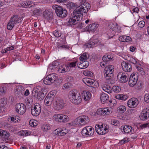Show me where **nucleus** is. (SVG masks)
<instances>
[{"label": "nucleus", "instance_id": "obj_60", "mask_svg": "<svg viewBox=\"0 0 149 149\" xmlns=\"http://www.w3.org/2000/svg\"><path fill=\"white\" fill-rule=\"evenodd\" d=\"M90 88H89V90L93 93H95L96 91V87L97 86H95L93 85V86H91Z\"/></svg>", "mask_w": 149, "mask_h": 149}, {"label": "nucleus", "instance_id": "obj_59", "mask_svg": "<svg viewBox=\"0 0 149 149\" xmlns=\"http://www.w3.org/2000/svg\"><path fill=\"white\" fill-rule=\"evenodd\" d=\"M145 25V23L143 21H140L138 24V26L140 28L143 27Z\"/></svg>", "mask_w": 149, "mask_h": 149}, {"label": "nucleus", "instance_id": "obj_20", "mask_svg": "<svg viewBox=\"0 0 149 149\" xmlns=\"http://www.w3.org/2000/svg\"><path fill=\"white\" fill-rule=\"evenodd\" d=\"M43 16L47 20H52L53 19V13L50 10L45 11L43 12Z\"/></svg>", "mask_w": 149, "mask_h": 149}, {"label": "nucleus", "instance_id": "obj_40", "mask_svg": "<svg viewBox=\"0 0 149 149\" xmlns=\"http://www.w3.org/2000/svg\"><path fill=\"white\" fill-rule=\"evenodd\" d=\"M95 129L96 132L99 134L102 135V132L101 131V125L100 126L99 125H96L95 127Z\"/></svg>", "mask_w": 149, "mask_h": 149}, {"label": "nucleus", "instance_id": "obj_47", "mask_svg": "<svg viewBox=\"0 0 149 149\" xmlns=\"http://www.w3.org/2000/svg\"><path fill=\"white\" fill-rule=\"evenodd\" d=\"M83 74L86 76L92 77L93 76V73L91 71L88 70L83 72Z\"/></svg>", "mask_w": 149, "mask_h": 149}, {"label": "nucleus", "instance_id": "obj_11", "mask_svg": "<svg viewBox=\"0 0 149 149\" xmlns=\"http://www.w3.org/2000/svg\"><path fill=\"white\" fill-rule=\"evenodd\" d=\"M139 103V100L136 98L132 97L127 102L128 107L130 108H134L136 107Z\"/></svg>", "mask_w": 149, "mask_h": 149}, {"label": "nucleus", "instance_id": "obj_5", "mask_svg": "<svg viewBox=\"0 0 149 149\" xmlns=\"http://www.w3.org/2000/svg\"><path fill=\"white\" fill-rule=\"evenodd\" d=\"M52 7L55 10L57 16L59 17L64 18L67 15L68 13L66 10L65 8H63L61 6L54 5Z\"/></svg>", "mask_w": 149, "mask_h": 149}, {"label": "nucleus", "instance_id": "obj_22", "mask_svg": "<svg viewBox=\"0 0 149 149\" xmlns=\"http://www.w3.org/2000/svg\"><path fill=\"white\" fill-rule=\"evenodd\" d=\"M98 26V24L93 23L87 26L85 28V30L87 31L94 32L97 29Z\"/></svg>", "mask_w": 149, "mask_h": 149}, {"label": "nucleus", "instance_id": "obj_4", "mask_svg": "<svg viewBox=\"0 0 149 149\" xmlns=\"http://www.w3.org/2000/svg\"><path fill=\"white\" fill-rule=\"evenodd\" d=\"M89 120V118L87 116L83 115L78 117L70 124L74 126L84 125L87 124Z\"/></svg>", "mask_w": 149, "mask_h": 149}, {"label": "nucleus", "instance_id": "obj_46", "mask_svg": "<svg viewBox=\"0 0 149 149\" xmlns=\"http://www.w3.org/2000/svg\"><path fill=\"white\" fill-rule=\"evenodd\" d=\"M15 25L10 20L7 25V28L8 30H11L14 26Z\"/></svg>", "mask_w": 149, "mask_h": 149}, {"label": "nucleus", "instance_id": "obj_43", "mask_svg": "<svg viewBox=\"0 0 149 149\" xmlns=\"http://www.w3.org/2000/svg\"><path fill=\"white\" fill-rule=\"evenodd\" d=\"M112 58L113 57L110 55H108L107 56H104L102 58V60L104 61H110Z\"/></svg>", "mask_w": 149, "mask_h": 149}, {"label": "nucleus", "instance_id": "obj_62", "mask_svg": "<svg viewBox=\"0 0 149 149\" xmlns=\"http://www.w3.org/2000/svg\"><path fill=\"white\" fill-rule=\"evenodd\" d=\"M135 85V88L136 89H139L141 88L142 86L140 83L139 82L137 83H136Z\"/></svg>", "mask_w": 149, "mask_h": 149}, {"label": "nucleus", "instance_id": "obj_32", "mask_svg": "<svg viewBox=\"0 0 149 149\" xmlns=\"http://www.w3.org/2000/svg\"><path fill=\"white\" fill-rule=\"evenodd\" d=\"M103 90L108 93H110L112 92V87L108 85H106L103 87Z\"/></svg>", "mask_w": 149, "mask_h": 149}, {"label": "nucleus", "instance_id": "obj_26", "mask_svg": "<svg viewBox=\"0 0 149 149\" xmlns=\"http://www.w3.org/2000/svg\"><path fill=\"white\" fill-rule=\"evenodd\" d=\"M83 98L85 100H87L91 97L90 93L87 91H84L82 93Z\"/></svg>", "mask_w": 149, "mask_h": 149}, {"label": "nucleus", "instance_id": "obj_45", "mask_svg": "<svg viewBox=\"0 0 149 149\" xmlns=\"http://www.w3.org/2000/svg\"><path fill=\"white\" fill-rule=\"evenodd\" d=\"M105 78L107 80H109L111 79L113 76V74H109L104 73Z\"/></svg>", "mask_w": 149, "mask_h": 149}, {"label": "nucleus", "instance_id": "obj_17", "mask_svg": "<svg viewBox=\"0 0 149 149\" xmlns=\"http://www.w3.org/2000/svg\"><path fill=\"white\" fill-rule=\"evenodd\" d=\"M149 117V110L148 109H144L141 112L139 118L142 120H146Z\"/></svg>", "mask_w": 149, "mask_h": 149}, {"label": "nucleus", "instance_id": "obj_27", "mask_svg": "<svg viewBox=\"0 0 149 149\" xmlns=\"http://www.w3.org/2000/svg\"><path fill=\"white\" fill-rule=\"evenodd\" d=\"M2 131L1 132V138L2 140L3 139V138H4V139L3 141L5 140V141H6V140H8V138L10 136V134L9 133L7 132L6 131H4L3 130H2Z\"/></svg>", "mask_w": 149, "mask_h": 149}, {"label": "nucleus", "instance_id": "obj_49", "mask_svg": "<svg viewBox=\"0 0 149 149\" xmlns=\"http://www.w3.org/2000/svg\"><path fill=\"white\" fill-rule=\"evenodd\" d=\"M112 91L116 93L119 92L121 90L120 88L118 86H113L112 87Z\"/></svg>", "mask_w": 149, "mask_h": 149}, {"label": "nucleus", "instance_id": "obj_7", "mask_svg": "<svg viewBox=\"0 0 149 149\" xmlns=\"http://www.w3.org/2000/svg\"><path fill=\"white\" fill-rule=\"evenodd\" d=\"M94 132V129L90 126H87L84 127L81 131L82 135L87 137L92 136Z\"/></svg>", "mask_w": 149, "mask_h": 149}, {"label": "nucleus", "instance_id": "obj_30", "mask_svg": "<svg viewBox=\"0 0 149 149\" xmlns=\"http://www.w3.org/2000/svg\"><path fill=\"white\" fill-rule=\"evenodd\" d=\"M98 42L97 39L95 40L94 42L89 41L87 43L85 44V46L87 48H90L94 47L95 43H97Z\"/></svg>", "mask_w": 149, "mask_h": 149}, {"label": "nucleus", "instance_id": "obj_48", "mask_svg": "<svg viewBox=\"0 0 149 149\" xmlns=\"http://www.w3.org/2000/svg\"><path fill=\"white\" fill-rule=\"evenodd\" d=\"M118 110L119 112L124 113L126 110L125 107L124 106H120L118 108Z\"/></svg>", "mask_w": 149, "mask_h": 149}, {"label": "nucleus", "instance_id": "obj_19", "mask_svg": "<svg viewBox=\"0 0 149 149\" xmlns=\"http://www.w3.org/2000/svg\"><path fill=\"white\" fill-rule=\"evenodd\" d=\"M39 88H40V90H39L37 98L41 100L44 98L46 95L47 92L46 90L42 88L41 87H39Z\"/></svg>", "mask_w": 149, "mask_h": 149}, {"label": "nucleus", "instance_id": "obj_42", "mask_svg": "<svg viewBox=\"0 0 149 149\" xmlns=\"http://www.w3.org/2000/svg\"><path fill=\"white\" fill-rule=\"evenodd\" d=\"M7 91L6 87L4 86H2L0 87V95L4 94Z\"/></svg>", "mask_w": 149, "mask_h": 149}, {"label": "nucleus", "instance_id": "obj_13", "mask_svg": "<svg viewBox=\"0 0 149 149\" xmlns=\"http://www.w3.org/2000/svg\"><path fill=\"white\" fill-rule=\"evenodd\" d=\"M83 82L89 86H91V85L94 84L95 86H98L99 84L98 82L94 79L88 78H85L83 79Z\"/></svg>", "mask_w": 149, "mask_h": 149}, {"label": "nucleus", "instance_id": "obj_10", "mask_svg": "<svg viewBox=\"0 0 149 149\" xmlns=\"http://www.w3.org/2000/svg\"><path fill=\"white\" fill-rule=\"evenodd\" d=\"M15 108L16 111L19 114H23L26 112V107L23 103H19L17 104Z\"/></svg>", "mask_w": 149, "mask_h": 149}, {"label": "nucleus", "instance_id": "obj_53", "mask_svg": "<svg viewBox=\"0 0 149 149\" xmlns=\"http://www.w3.org/2000/svg\"><path fill=\"white\" fill-rule=\"evenodd\" d=\"M111 123L115 126H118L119 125V123L117 120H112L111 121Z\"/></svg>", "mask_w": 149, "mask_h": 149}, {"label": "nucleus", "instance_id": "obj_31", "mask_svg": "<svg viewBox=\"0 0 149 149\" xmlns=\"http://www.w3.org/2000/svg\"><path fill=\"white\" fill-rule=\"evenodd\" d=\"M109 98V97L107 94L104 93L101 94L100 100L103 104L105 103Z\"/></svg>", "mask_w": 149, "mask_h": 149}, {"label": "nucleus", "instance_id": "obj_29", "mask_svg": "<svg viewBox=\"0 0 149 149\" xmlns=\"http://www.w3.org/2000/svg\"><path fill=\"white\" fill-rule=\"evenodd\" d=\"M53 100V98L51 97V96H48L47 95L45 100V103L47 106H50L52 104Z\"/></svg>", "mask_w": 149, "mask_h": 149}, {"label": "nucleus", "instance_id": "obj_24", "mask_svg": "<svg viewBox=\"0 0 149 149\" xmlns=\"http://www.w3.org/2000/svg\"><path fill=\"white\" fill-rule=\"evenodd\" d=\"M114 66L110 65L105 67L104 70V73L113 74L114 71Z\"/></svg>", "mask_w": 149, "mask_h": 149}, {"label": "nucleus", "instance_id": "obj_41", "mask_svg": "<svg viewBox=\"0 0 149 149\" xmlns=\"http://www.w3.org/2000/svg\"><path fill=\"white\" fill-rule=\"evenodd\" d=\"M42 130L44 132L47 131L48 130H49L51 127L49 124H44L41 127Z\"/></svg>", "mask_w": 149, "mask_h": 149}, {"label": "nucleus", "instance_id": "obj_21", "mask_svg": "<svg viewBox=\"0 0 149 149\" xmlns=\"http://www.w3.org/2000/svg\"><path fill=\"white\" fill-rule=\"evenodd\" d=\"M121 129H123L125 133H129L130 132H133L134 130L131 126L129 125H126L121 126Z\"/></svg>", "mask_w": 149, "mask_h": 149}, {"label": "nucleus", "instance_id": "obj_64", "mask_svg": "<svg viewBox=\"0 0 149 149\" xmlns=\"http://www.w3.org/2000/svg\"><path fill=\"white\" fill-rule=\"evenodd\" d=\"M8 121L11 123H16L17 120L16 119L13 117H11L10 118H8Z\"/></svg>", "mask_w": 149, "mask_h": 149}, {"label": "nucleus", "instance_id": "obj_55", "mask_svg": "<svg viewBox=\"0 0 149 149\" xmlns=\"http://www.w3.org/2000/svg\"><path fill=\"white\" fill-rule=\"evenodd\" d=\"M54 36L56 37H59L61 36V33L60 31H55L54 32Z\"/></svg>", "mask_w": 149, "mask_h": 149}, {"label": "nucleus", "instance_id": "obj_15", "mask_svg": "<svg viewBox=\"0 0 149 149\" xmlns=\"http://www.w3.org/2000/svg\"><path fill=\"white\" fill-rule=\"evenodd\" d=\"M138 77L136 74H132L130 77L129 80V84L131 87H133L137 83Z\"/></svg>", "mask_w": 149, "mask_h": 149}, {"label": "nucleus", "instance_id": "obj_63", "mask_svg": "<svg viewBox=\"0 0 149 149\" xmlns=\"http://www.w3.org/2000/svg\"><path fill=\"white\" fill-rule=\"evenodd\" d=\"M40 12V10L38 9H36L33 11V14L35 15H38Z\"/></svg>", "mask_w": 149, "mask_h": 149}, {"label": "nucleus", "instance_id": "obj_23", "mask_svg": "<svg viewBox=\"0 0 149 149\" xmlns=\"http://www.w3.org/2000/svg\"><path fill=\"white\" fill-rule=\"evenodd\" d=\"M21 17H18L17 15H14L11 17L10 20L15 25L16 24L19 23L21 21Z\"/></svg>", "mask_w": 149, "mask_h": 149}, {"label": "nucleus", "instance_id": "obj_8", "mask_svg": "<svg viewBox=\"0 0 149 149\" xmlns=\"http://www.w3.org/2000/svg\"><path fill=\"white\" fill-rule=\"evenodd\" d=\"M129 77V75L127 73L122 72H119L117 76L118 81L122 83L127 82Z\"/></svg>", "mask_w": 149, "mask_h": 149}, {"label": "nucleus", "instance_id": "obj_57", "mask_svg": "<svg viewBox=\"0 0 149 149\" xmlns=\"http://www.w3.org/2000/svg\"><path fill=\"white\" fill-rule=\"evenodd\" d=\"M56 95L55 91H51L48 95V96H51V97L54 98L55 95Z\"/></svg>", "mask_w": 149, "mask_h": 149}, {"label": "nucleus", "instance_id": "obj_6", "mask_svg": "<svg viewBox=\"0 0 149 149\" xmlns=\"http://www.w3.org/2000/svg\"><path fill=\"white\" fill-rule=\"evenodd\" d=\"M57 77L54 73L52 74L47 75L43 80L44 83L46 85H50L56 82Z\"/></svg>", "mask_w": 149, "mask_h": 149}, {"label": "nucleus", "instance_id": "obj_58", "mask_svg": "<svg viewBox=\"0 0 149 149\" xmlns=\"http://www.w3.org/2000/svg\"><path fill=\"white\" fill-rule=\"evenodd\" d=\"M19 133L21 134V135L22 136H27L29 134V133L28 132L26 131L22 130L21 131L19 132Z\"/></svg>", "mask_w": 149, "mask_h": 149}, {"label": "nucleus", "instance_id": "obj_35", "mask_svg": "<svg viewBox=\"0 0 149 149\" xmlns=\"http://www.w3.org/2000/svg\"><path fill=\"white\" fill-rule=\"evenodd\" d=\"M58 134L59 136H62L65 135L67 133V130L66 129H63L58 131H57Z\"/></svg>", "mask_w": 149, "mask_h": 149}, {"label": "nucleus", "instance_id": "obj_54", "mask_svg": "<svg viewBox=\"0 0 149 149\" xmlns=\"http://www.w3.org/2000/svg\"><path fill=\"white\" fill-rule=\"evenodd\" d=\"M34 6V3L33 2L31 1H27L26 3V8H30L33 7Z\"/></svg>", "mask_w": 149, "mask_h": 149}, {"label": "nucleus", "instance_id": "obj_52", "mask_svg": "<svg viewBox=\"0 0 149 149\" xmlns=\"http://www.w3.org/2000/svg\"><path fill=\"white\" fill-rule=\"evenodd\" d=\"M29 124L31 126L33 127L36 126L37 125L36 123V121L33 120H30L29 121Z\"/></svg>", "mask_w": 149, "mask_h": 149}, {"label": "nucleus", "instance_id": "obj_28", "mask_svg": "<svg viewBox=\"0 0 149 149\" xmlns=\"http://www.w3.org/2000/svg\"><path fill=\"white\" fill-rule=\"evenodd\" d=\"M81 63L79 65L78 67L79 68L83 69L87 68L89 65V62L86 61H83L81 62Z\"/></svg>", "mask_w": 149, "mask_h": 149}, {"label": "nucleus", "instance_id": "obj_1", "mask_svg": "<svg viewBox=\"0 0 149 149\" xmlns=\"http://www.w3.org/2000/svg\"><path fill=\"white\" fill-rule=\"evenodd\" d=\"M77 4L80 5L74 10L78 13H81L83 15V13H86L89 10L91 6L89 3L86 2V0H77Z\"/></svg>", "mask_w": 149, "mask_h": 149}, {"label": "nucleus", "instance_id": "obj_25", "mask_svg": "<svg viewBox=\"0 0 149 149\" xmlns=\"http://www.w3.org/2000/svg\"><path fill=\"white\" fill-rule=\"evenodd\" d=\"M119 40L123 42H130L132 41V39L130 37L126 36H122L119 38Z\"/></svg>", "mask_w": 149, "mask_h": 149}, {"label": "nucleus", "instance_id": "obj_34", "mask_svg": "<svg viewBox=\"0 0 149 149\" xmlns=\"http://www.w3.org/2000/svg\"><path fill=\"white\" fill-rule=\"evenodd\" d=\"M39 87H37L35 89H34L33 90L32 95H33L35 97L37 98L38 97V93L39 90H40V88H39Z\"/></svg>", "mask_w": 149, "mask_h": 149}, {"label": "nucleus", "instance_id": "obj_36", "mask_svg": "<svg viewBox=\"0 0 149 149\" xmlns=\"http://www.w3.org/2000/svg\"><path fill=\"white\" fill-rule=\"evenodd\" d=\"M7 102V99L6 98H3L0 100V107H4Z\"/></svg>", "mask_w": 149, "mask_h": 149}, {"label": "nucleus", "instance_id": "obj_38", "mask_svg": "<svg viewBox=\"0 0 149 149\" xmlns=\"http://www.w3.org/2000/svg\"><path fill=\"white\" fill-rule=\"evenodd\" d=\"M33 99L31 97H28L26 98L25 100V102L27 106H31L32 104Z\"/></svg>", "mask_w": 149, "mask_h": 149}, {"label": "nucleus", "instance_id": "obj_2", "mask_svg": "<svg viewBox=\"0 0 149 149\" xmlns=\"http://www.w3.org/2000/svg\"><path fill=\"white\" fill-rule=\"evenodd\" d=\"M68 97L71 102L75 104H78L81 102V97L76 90L70 91Z\"/></svg>", "mask_w": 149, "mask_h": 149}, {"label": "nucleus", "instance_id": "obj_39", "mask_svg": "<svg viewBox=\"0 0 149 149\" xmlns=\"http://www.w3.org/2000/svg\"><path fill=\"white\" fill-rule=\"evenodd\" d=\"M58 62L56 61L53 62L52 64H50L49 65V69L51 70L57 68L58 66Z\"/></svg>", "mask_w": 149, "mask_h": 149}, {"label": "nucleus", "instance_id": "obj_9", "mask_svg": "<svg viewBox=\"0 0 149 149\" xmlns=\"http://www.w3.org/2000/svg\"><path fill=\"white\" fill-rule=\"evenodd\" d=\"M53 117L56 120L60 122H67L69 119L68 116L63 114H55Z\"/></svg>", "mask_w": 149, "mask_h": 149}, {"label": "nucleus", "instance_id": "obj_3", "mask_svg": "<svg viewBox=\"0 0 149 149\" xmlns=\"http://www.w3.org/2000/svg\"><path fill=\"white\" fill-rule=\"evenodd\" d=\"M78 13L76 10H74L72 13L67 22L68 25H75L77 24V22L80 20V19H82L83 15H82L81 13Z\"/></svg>", "mask_w": 149, "mask_h": 149}, {"label": "nucleus", "instance_id": "obj_50", "mask_svg": "<svg viewBox=\"0 0 149 149\" xmlns=\"http://www.w3.org/2000/svg\"><path fill=\"white\" fill-rule=\"evenodd\" d=\"M76 63L77 62H73L70 63L67 65V66H65V67H66V69L67 68L69 69V68H71L75 67L76 65Z\"/></svg>", "mask_w": 149, "mask_h": 149}, {"label": "nucleus", "instance_id": "obj_44", "mask_svg": "<svg viewBox=\"0 0 149 149\" xmlns=\"http://www.w3.org/2000/svg\"><path fill=\"white\" fill-rule=\"evenodd\" d=\"M102 134V135L108 132V130L107 127H104L103 124L101 125Z\"/></svg>", "mask_w": 149, "mask_h": 149}, {"label": "nucleus", "instance_id": "obj_56", "mask_svg": "<svg viewBox=\"0 0 149 149\" xmlns=\"http://www.w3.org/2000/svg\"><path fill=\"white\" fill-rule=\"evenodd\" d=\"M64 87L66 89H68L72 86V85L69 82L63 85Z\"/></svg>", "mask_w": 149, "mask_h": 149}, {"label": "nucleus", "instance_id": "obj_51", "mask_svg": "<svg viewBox=\"0 0 149 149\" xmlns=\"http://www.w3.org/2000/svg\"><path fill=\"white\" fill-rule=\"evenodd\" d=\"M140 127L142 129L147 127L149 128V120H148L147 123L141 125Z\"/></svg>", "mask_w": 149, "mask_h": 149}, {"label": "nucleus", "instance_id": "obj_14", "mask_svg": "<svg viewBox=\"0 0 149 149\" xmlns=\"http://www.w3.org/2000/svg\"><path fill=\"white\" fill-rule=\"evenodd\" d=\"M112 111L111 109H109L108 108H100L98 109L96 112V113L99 115H109L111 113Z\"/></svg>", "mask_w": 149, "mask_h": 149}, {"label": "nucleus", "instance_id": "obj_37", "mask_svg": "<svg viewBox=\"0 0 149 149\" xmlns=\"http://www.w3.org/2000/svg\"><path fill=\"white\" fill-rule=\"evenodd\" d=\"M89 55L87 53H84L79 58L81 61H85L88 59Z\"/></svg>", "mask_w": 149, "mask_h": 149}, {"label": "nucleus", "instance_id": "obj_18", "mask_svg": "<svg viewBox=\"0 0 149 149\" xmlns=\"http://www.w3.org/2000/svg\"><path fill=\"white\" fill-rule=\"evenodd\" d=\"M121 65L123 70L125 72H129L132 70V65L130 64L123 61L122 62Z\"/></svg>", "mask_w": 149, "mask_h": 149}, {"label": "nucleus", "instance_id": "obj_16", "mask_svg": "<svg viewBox=\"0 0 149 149\" xmlns=\"http://www.w3.org/2000/svg\"><path fill=\"white\" fill-rule=\"evenodd\" d=\"M65 103L63 100L61 98H58L56 101L55 105L54 107V109L58 110L62 109L64 106Z\"/></svg>", "mask_w": 149, "mask_h": 149}, {"label": "nucleus", "instance_id": "obj_12", "mask_svg": "<svg viewBox=\"0 0 149 149\" xmlns=\"http://www.w3.org/2000/svg\"><path fill=\"white\" fill-rule=\"evenodd\" d=\"M41 109L40 105L38 103H36L33 108L32 107L31 109V113L33 116H37L40 113Z\"/></svg>", "mask_w": 149, "mask_h": 149}, {"label": "nucleus", "instance_id": "obj_33", "mask_svg": "<svg viewBox=\"0 0 149 149\" xmlns=\"http://www.w3.org/2000/svg\"><path fill=\"white\" fill-rule=\"evenodd\" d=\"M115 97L117 99L123 101L125 100L127 98V96L123 94L117 95Z\"/></svg>", "mask_w": 149, "mask_h": 149}, {"label": "nucleus", "instance_id": "obj_61", "mask_svg": "<svg viewBox=\"0 0 149 149\" xmlns=\"http://www.w3.org/2000/svg\"><path fill=\"white\" fill-rule=\"evenodd\" d=\"M144 100L147 103L149 102V94H146L144 96Z\"/></svg>", "mask_w": 149, "mask_h": 149}]
</instances>
